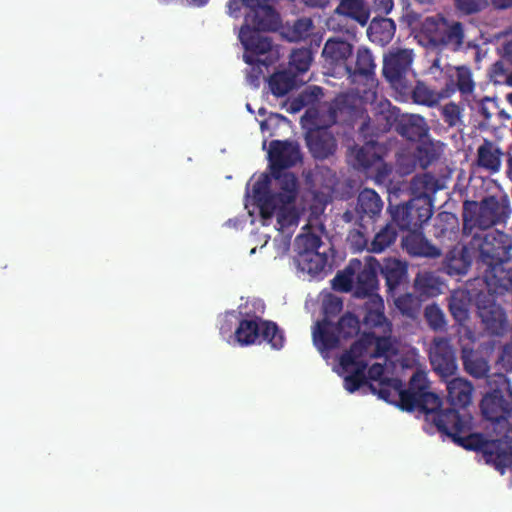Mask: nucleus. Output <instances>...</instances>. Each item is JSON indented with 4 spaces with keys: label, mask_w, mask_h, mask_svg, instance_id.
Returning <instances> with one entry per match:
<instances>
[{
    "label": "nucleus",
    "mask_w": 512,
    "mask_h": 512,
    "mask_svg": "<svg viewBox=\"0 0 512 512\" xmlns=\"http://www.w3.org/2000/svg\"><path fill=\"white\" fill-rule=\"evenodd\" d=\"M439 398L434 394L423 395L418 388V414H423V430L428 434L439 433L466 450L481 452L485 462L501 474L512 466V441L488 440L482 433H471L470 419L455 410H439Z\"/></svg>",
    "instance_id": "nucleus-1"
},
{
    "label": "nucleus",
    "mask_w": 512,
    "mask_h": 512,
    "mask_svg": "<svg viewBox=\"0 0 512 512\" xmlns=\"http://www.w3.org/2000/svg\"><path fill=\"white\" fill-rule=\"evenodd\" d=\"M279 24V14L269 4L245 13L244 24L239 31V39L245 49L243 58L247 64L266 65L258 56L271 50L272 41L262 32L275 31L279 28Z\"/></svg>",
    "instance_id": "nucleus-2"
},
{
    "label": "nucleus",
    "mask_w": 512,
    "mask_h": 512,
    "mask_svg": "<svg viewBox=\"0 0 512 512\" xmlns=\"http://www.w3.org/2000/svg\"><path fill=\"white\" fill-rule=\"evenodd\" d=\"M510 203L505 197L487 196L480 202L465 200L462 219L463 234L470 236L475 230H487L497 224L505 223L510 214Z\"/></svg>",
    "instance_id": "nucleus-3"
},
{
    "label": "nucleus",
    "mask_w": 512,
    "mask_h": 512,
    "mask_svg": "<svg viewBox=\"0 0 512 512\" xmlns=\"http://www.w3.org/2000/svg\"><path fill=\"white\" fill-rule=\"evenodd\" d=\"M274 180L278 188L277 192L270 190L271 178L268 174H262L252 188L260 215L265 220L273 217L277 204H294L299 192L298 178L294 173H288Z\"/></svg>",
    "instance_id": "nucleus-4"
},
{
    "label": "nucleus",
    "mask_w": 512,
    "mask_h": 512,
    "mask_svg": "<svg viewBox=\"0 0 512 512\" xmlns=\"http://www.w3.org/2000/svg\"><path fill=\"white\" fill-rule=\"evenodd\" d=\"M463 42V25L460 22L449 24L440 15L427 17L418 30V44L422 46L450 47L457 51Z\"/></svg>",
    "instance_id": "nucleus-5"
},
{
    "label": "nucleus",
    "mask_w": 512,
    "mask_h": 512,
    "mask_svg": "<svg viewBox=\"0 0 512 512\" xmlns=\"http://www.w3.org/2000/svg\"><path fill=\"white\" fill-rule=\"evenodd\" d=\"M413 59V50L399 49L391 52L384 58L383 75L402 96H409L416 103V86L407 79L409 74L414 75L411 69Z\"/></svg>",
    "instance_id": "nucleus-6"
},
{
    "label": "nucleus",
    "mask_w": 512,
    "mask_h": 512,
    "mask_svg": "<svg viewBox=\"0 0 512 512\" xmlns=\"http://www.w3.org/2000/svg\"><path fill=\"white\" fill-rule=\"evenodd\" d=\"M471 245L478 248L477 265L510 263V252L512 250V237L508 234L495 230L484 234H472Z\"/></svg>",
    "instance_id": "nucleus-7"
},
{
    "label": "nucleus",
    "mask_w": 512,
    "mask_h": 512,
    "mask_svg": "<svg viewBox=\"0 0 512 512\" xmlns=\"http://www.w3.org/2000/svg\"><path fill=\"white\" fill-rule=\"evenodd\" d=\"M426 379L425 371L421 369V365L418 363V388H420V392L423 395L434 394L439 398V410H455L461 416L468 417L471 420V416L468 414H461L458 408H465L472 402V395L474 391L473 384L462 377H456L451 379L450 381L446 380V388H447V400L449 402V406H443V399L436 393L427 391L426 387L423 385L424 380Z\"/></svg>",
    "instance_id": "nucleus-8"
},
{
    "label": "nucleus",
    "mask_w": 512,
    "mask_h": 512,
    "mask_svg": "<svg viewBox=\"0 0 512 512\" xmlns=\"http://www.w3.org/2000/svg\"><path fill=\"white\" fill-rule=\"evenodd\" d=\"M369 389L380 399L396 405L403 411L416 410V371L410 376L408 390L404 388L400 379L382 381L377 385L370 384Z\"/></svg>",
    "instance_id": "nucleus-9"
},
{
    "label": "nucleus",
    "mask_w": 512,
    "mask_h": 512,
    "mask_svg": "<svg viewBox=\"0 0 512 512\" xmlns=\"http://www.w3.org/2000/svg\"><path fill=\"white\" fill-rule=\"evenodd\" d=\"M383 209V201L375 190L364 188L357 197L354 211L347 210L342 215L346 223L354 226H366V223L374 226Z\"/></svg>",
    "instance_id": "nucleus-10"
},
{
    "label": "nucleus",
    "mask_w": 512,
    "mask_h": 512,
    "mask_svg": "<svg viewBox=\"0 0 512 512\" xmlns=\"http://www.w3.org/2000/svg\"><path fill=\"white\" fill-rule=\"evenodd\" d=\"M268 159L271 177L280 179L289 173L284 170L295 166L302 157L298 144L288 140H272L269 144Z\"/></svg>",
    "instance_id": "nucleus-11"
},
{
    "label": "nucleus",
    "mask_w": 512,
    "mask_h": 512,
    "mask_svg": "<svg viewBox=\"0 0 512 512\" xmlns=\"http://www.w3.org/2000/svg\"><path fill=\"white\" fill-rule=\"evenodd\" d=\"M353 45L338 37L329 38L323 47L324 66L333 77H342L350 71L349 59L353 55Z\"/></svg>",
    "instance_id": "nucleus-12"
},
{
    "label": "nucleus",
    "mask_w": 512,
    "mask_h": 512,
    "mask_svg": "<svg viewBox=\"0 0 512 512\" xmlns=\"http://www.w3.org/2000/svg\"><path fill=\"white\" fill-rule=\"evenodd\" d=\"M476 306L485 330L492 336H502L508 329L507 316L504 309L484 292L478 293Z\"/></svg>",
    "instance_id": "nucleus-13"
},
{
    "label": "nucleus",
    "mask_w": 512,
    "mask_h": 512,
    "mask_svg": "<svg viewBox=\"0 0 512 512\" xmlns=\"http://www.w3.org/2000/svg\"><path fill=\"white\" fill-rule=\"evenodd\" d=\"M482 278L491 298L512 294V266L510 263L481 264Z\"/></svg>",
    "instance_id": "nucleus-14"
},
{
    "label": "nucleus",
    "mask_w": 512,
    "mask_h": 512,
    "mask_svg": "<svg viewBox=\"0 0 512 512\" xmlns=\"http://www.w3.org/2000/svg\"><path fill=\"white\" fill-rule=\"evenodd\" d=\"M399 135L409 141L408 149H402L396 154V165L402 175L412 173L416 168V115L401 119L396 124Z\"/></svg>",
    "instance_id": "nucleus-15"
},
{
    "label": "nucleus",
    "mask_w": 512,
    "mask_h": 512,
    "mask_svg": "<svg viewBox=\"0 0 512 512\" xmlns=\"http://www.w3.org/2000/svg\"><path fill=\"white\" fill-rule=\"evenodd\" d=\"M410 190L412 197L409 201L397 205L391 213L395 228L401 231H408L409 234L404 240L407 251L411 256H416V223L412 217V202L416 198V175L410 180Z\"/></svg>",
    "instance_id": "nucleus-16"
},
{
    "label": "nucleus",
    "mask_w": 512,
    "mask_h": 512,
    "mask_svg": "<svg viewBox=\"0 0 512 512\" xmlns=\"http://www.w3.org/2000/svg\"><path fill=\"white\" fill-rule=\"evenodd\" d=\"M429 359L432 368L442 379L453 376L457 369V358L455 349L448 339H435L430 348Z\"/></svg>",
    "instance_id": "nucleus-17"
},
{
    "label": "nucleus",
    "mask_w": 512,
    "mask_h": 512,
    "mask_svg": "<svg viewBox=\"0 0 512 512\" xmlns=\"http://www.w3.org/2000/svg\"><path fill=\"white\" fill-rule=\"evenodd\" d=\"M378 268L385 279L387 294L396 296L408 290V265L405 261L396 258H386Z\"/></svg>",
    "instance_id": "nucleus-18"
},
{
    "label": "nucleus",
    "mask_w": 512,
    "mask_h": 512,
    "mask_svg": "<svg viewBox=\"0 0 512 512\" xmlns=\"http://www.w3.org/2000/svg\"><path fill=\"white\" fill-rule=\"evenodd\" d=\"M480 407L484 418L494 424L507 423L512 413V404L500 391L486 394Z\"/></svg>",
    "instance_id": "nucleus-19"
},
{
    "label": "nucleus",
    "mask_w": 512,
    "mask_h": 512,
    "mask_svg": "<svg viewBox=\"0 0 512 512\" xmlns=\"http://www.w3.org/2000/svg\"><path fill=\"white\" fill-rule=\"evenodd\" d=\"M305 139L309 152L316 160L328 159L337 150L338 145L334 135L325 128L308 132Z\"/></svg>",
    "instance_id": "nucleus-20"
},
{
    "label": "nucleus",
    "mask_w": 512,
    "mask_h": 512,
    "mask_svg": "<svg viewBox=\"0 0 512 512\" xmlns=\"http://www.w3.org/2000/svg\"><path fill=\"white\" fill-rule=\"evenodd\" d=\"M378 266L379 262L375 258H370L368 263L359 271L353 290L356 298L371 300L374 295H379Z\"/></svg>",
    "instance_id": "nucleus-21"
},
{
    "label": "nucleus",
    "mask_w": 512,
    "mask_h": 512,
    "mask_svg": "<svg viewBox=\"0 0 512 512\" xmlns=\"http://www.w3.org/2000/svg\"><path fill=\"white\" fill-rule=\"evenodd\" d=\"M355 98L347 95H338L329 107V118L333 124L351 125L358 116V107Z\"/></svg>",
    "instance_id": "nucleus-22"
},
{
    "label": "nucleus",
    "mask_w": 512,
    "mask_h": 512,
    "mask_svg": "<svg viewBox=\"0 0 512 512\" xmlns=\"http://www.w3.org/2000/svg\"><path fill=\"white\" fill-rule=\"evenodd\" d=\"M334 327L335 323L327 318L317 322L313 330V342L321 353L332 351L340 346L342 338Z\"/></svg>",
    "instance_id": "nucleus-23"
},
{
    "label": "nucleus",
    "mask_w": 512,
    "mask_h": 512,
    "mask_svg": "<svg viewBox=\"0 0 512 512\" xmlns=\"http://www.w3.org/2000/svg\"><path fill=\"white\" fill-rule=\"evenodd\" d=\"M461 360L464 370L476 379L487 377L490 371V365L481 353L473 348V344L464 345L461 348Z\"/></svg>",
    "instance_id": "nucleus-24"
},
{
    "label": "nucleus",
    "mask_w": 512,
    "mask_h": 512,
    "mask_svg": "<svg viewBox=\"0 0 512 512\" xmlns=\"http://www.w3.org/2000/svg\"><path fill=\"white\" fill-rule=\"evenodd\" d=\"M502 155L503 152L494 142L484 139L477 149L476 164L491 174H495L500 171Z\"/></svg>",
    "instance_id": "nucleus-25"
},
{
    "label": "nucleus",
    "mask_w": 512,
    "mask_h": 512,
    "mask_svg": "<svg viewBox=\"0 0 512 512\" xmlns=\"http://www.w3.org/2000/svg\"><path fill=\"white\" fill-rule=\"evenodd\" d=\"M472 263V257L469 248L463 246L462 248L454 247L446 254L443 262L445 272L450 276L465 275Z\"/></svg>",
    "instance_id": "nucleus-26"
},
{
    "label": "nucleus",
    "mask_w": 512,
    "mask_h": 512,
    "mask_svg": "<svg viewBox=\"0 0 512 512\" xmlns=\"http://www.w3.org/2000/svg\"><path fill=\"white\" fill-rule=\"evenodd\" d=\"M335 13L357 22L362 27L367 25L370 18V8L365 0H340Z\"/></svg>",
    "instance_id": "nucleus-27"
},
{
    "label": "nucleus",
    "mask_w": 512,
    "mask_h": 512,
    "mask_svg": "<svg viewBox=\"0 0 512 512\" xmlns=\"http://www.w3.org/2000/svg\"><path fill=\"white\" fill-rule=\"evenodd\" d=\"M365 315L363 324L366 328H389V322L384 314V302L380 295H374L371 300H367L364 304Z\"/></svg>",
    "instance_id": "nucleus-28"
},
{
    "label": "nucleus",
    "mask_w": 512,
    "mask_h": 512,
    "mask_svg": "<svg viewBox=\"0 0 512 512\" xmlns=\"http://www.w3.org/2000/svg\"><path fill=\"white\" fill-rule=\"evenodd\" d=\"M395 31L396 24L392 19L374 17L367 29V35L373 43L383 46L393 39Z\"/></svg>",
    "instance_id": "nucleus-29"
},
{
    "label": "nucleus",
    "mask_w": 512,
    "mask_h": 512,
    "mask_svg": "<svg viewBox=\"0 0 512 512\" xmlns=\"http://www.w3.org/2000/svg\"><path fill=\"white\" fill-rule=\"evenodd\" d=\"M264 319L254 316L250 319H241L235 330V339L241 346L257 343L260 338L262 321Z\"/></svg>",
    "instance_id": "nucleus-30"
},
{
    "label": "nucleus",
    "mask_w": 512,
    "mask_h": 512,
    "mask_svg": "<svg viewBox=\"0 0 512 512\" xmlns=\"http://www.w3.org/2000/svg\"><path fill=\"white\" fill-rule=\"evenodd\" d=\"M375 339L374 332H364L361 337L356 340L340 357L341 367L348 371L352 364L357 363V359L361 358L371 347L372 340Z\"/></svg>",
    "instance_id": "nucleus-31"
},
{
    "label": "nucleus",
    "mask_w": 512,
    "mask_h": 512,
    "mask_svg": "<svg viewBox=\"0 0 512 512\" xmlns=\"http://www.w3.org/2000/svg\"><path fill=\"white\" fill-rule=\"evenodd\" d=\"M313 29L314 23L312 19L309 17H301L296 19L292 24L287 22L282 25L281 34L290 42H298L308 38Z\"/></svg>",
    "instance_id": "nucleus-32"
},
{
    "label": "nucleus",
    "mask_w": 512,
    "mask_h": 512,
    "mask_svg": "<svg viewBox=\"0 0 512 512\" xmlns=\"http://www.w3.org/2000/svg\"><path fill=\"white\" fill-rule=\"evenodd\" d=\"M374 58L371 51L366 47L358 48L356 52V61L354 64L349 63L350 71L345 76L354 80L355 76L368 77L374 74L375 70Z\"/></svg>",
    "instance_id": "nucleus-33"
},
{
    "label": "nucleus",
    "mask_w": 512,
    "mask_h": 512,
    "mask_svg": "<svg viewBox=\"0 0 512 512\" xmlns=\"http://www.w3.org/2000/svg\"><path fill=\"white\" fill-rule=\"evenodd\" d=\"M295 262L302 272L310 275L320 274L327 265V256L319 251L296 254Z\"/></svg>",
    "instance_id": "nucleus-34"
},
{
    "label": "nucleus",
    "mask_w": 512,
    "mask_h": 512,
    "mask_svg": "<svg viewBox=\"0 0 512 512\" xmlns=\"http://www.w3.org/2000/svg\"><path fill=\"white\" fill-rule=\"evenodd\" d=\"M444 144L441 141L432 139L422 141L418 144V164L426 169L428 166L439 160L443 154Z\"/></svg>",
    "instance_id": "nucleus-35"
},
{
    "label": "nucleus",
    "mask_w": 512,
    "mask_h": 512,
    "mask_svg": "<svg viewBox=\"0 0 512 512\" xmlns=\"http://www.w3.org/2000/svg\"><path fill=\"white\" fill-rule=\"evenodd\" d=\"M259 339V342H266L274 350H281L284 347L286 340L284 331L277 325V323L270 320L262 321Z\"/></svg>",
    "instance_id": "nucleus-36"
},
{
    "label": "nucleus",
    "mask_w": 512,
    "mask_h": 512,
    "mask_svg": "<svg viewBox=\"0 0 512 512\" xmlns=\"http://www.w3.org/2000/svg\"><path fill=\"white\" fill-rule=\"evenodd\" d=\"M295 74L289 71H279L272 74L269 78V87L272 94L276 97H283L288 94L295 86Z\"/></svg>",
    "instance_id": "nucleus-37"
},
{
    "label": "nucleus",
    "mask_w": 512,
    "mask_h": 512,
    "mask_svg": "<svg viewBox=\"0 0 512 512\" xmlns=\"http://www.w3.org/2000/svg\"><path fill=\"white\" fill-rule=\"evenodd\" d=\"M397 239V230L393 223H387L382 227L370 242L368 251L381 253L390 247Z\"/></svg>",
    "instance_id": "nucleus-38"
},
{
    "label": "nucleus",
    "mask_w": 512,
    "mask_h": 512,
    "mask_svg": "<svg viewBox=\"0 0 512 512\" xmlns=\"http://www.w3.org/2000/svg\"><path fill=\"white\" fill-rule=\"evenodd\" d=\"M361 261L352 259L348 266L343 270L339 271L332 280V287L336 291L350 292L354 290L353 276L356 269H360Z\"/></svg>",
    "instance_id": "nucleus-39"
},
{
    "label": "nucleus",
    "mask_w": 512,
    "mask_h": 512,
    "mask_svg": "<svg viewBox=\"0 0 512 512\" xmlns=\"http://www.w3.org/2000/svg\"><path fill=\"white\" fill-rule=\"evenodd\" d=\"M342 340H349L360 332V320L353 313L347 312L340 317L334 327Z\"/></svg>",
    "instance_id": "nucleus-40"
},
{
    "label": "nucleus",
    "mask_w": 512,
    "mask_h": 512,
    "mask_svg": "<svg viewBox=\"0 0 512 512\" xmlns=\"http://www.w3.org/2000/svg\"><path fill=\"white\" fill-rule=\"evenodd\" d=\"M312 61L313 53L310 48L294 49L289 57L290 68L294 70L296 76L307 72Z\"/></svg>",
    "instance_id": "nucleus-41"
},
{
    "label": "nucleus",
    "mask_w": 512,
    "mask_h": 512,
    "mask_svg": "<svg viewBox=\"0 0 512 512\" xmlns=\"http://www.w3.org/2000/svg\"><path fill=\"white\" fill-rule=\"evenodd\" d=\"M457 218L450 212H440L434 219L433 236L436 238H445L455 232Z\"/></svg>",
    "instance_id": "nucleus-42"
},
{
    "label": "nucleus",
    "mask_w": 512,
    "mask_h": 512,
    "mask_svg": "<svg viewBox=\"0 0 512 512\" xmlns=\"http://www.w3.org/2000/svg\"><path fill=\"white\" fill-rule=\"evenodd\" d=\"M450 314L458 323H463L469 318L468 301L463 293H453L448 299Z\"/></svg>",
    "instance_id": "nucleus-43"
},
{
    "label": "nucleus",
    "mask_w": 512,
    "mask_h": 512,
    "mask_svg": "<svg viewBox=\"0 0 512 512\" xmlns=\"http://www.w3.org/2000/svg\"><path fill=\"white\" fill-rule=\"evenodd\" d=\"M373 227L366 223V226H355L349 231L347 241L355 252H361L364 249L368 250L370 245L368 235Z\"/></svg>",
    "instance_id": "nucleus-44"
},
{
    "label": "nucleus",
    "mask_w": 512,
    "mask_h": 512,
    "mask_svg": "<svg viewBox=\"0 0 512 512\" xmlns=\"http://www.w3.org/2000/svg\"><path fill=\"white\" fill-rule=\"evenodd\" d=\"M314 181L322 189L328 191H334L339 184L336 172L324 165H317L315 167Z\"/></svg>",
    "instance_id": "nucleus-45"
},
{
    "label": "nucleus",
    "mask_w": 512,
    "mask_h": 512,
    "mask_svg": "<svg viewBox=\"0 0 512 512\" xmlns=\"http://www.w3.org/2000/svg\"><path fill=\"white\" fill-rule=\"evenodd\" d=\"M321 245V237L314 233L300 234L294 242L296 254L319 251Z\"/></svg>",
    "instance_id": "nucleus-46"
},
{
    "label": "nucleus",
    "mask_w": 512,
    "mask_h": 512,
    "mask_svg": "<svg viewBox=\"0 0 512 512\" xmlns=\"http://www.w3.org/2000/svg\"><path fill=\"white\" fill-rule=\"evenodd\" d=\"M448 96L449 93L437 92L429 89L422 81L418 80V105L435 107L438 106L441 99Z\"/></svg>",
    "instance_id": "nucleus-47"
},
{
    "label": "nucleus",
    "mask_w": 512,
    "mask_h": 512,
    "mask_svg": "<svg viewBox=\"0 0 512 512\" xmlns=\"http://www.w3.org/2000/svg\"><path fill=\"white\" fill-rule=\"evenodd\" d=\"M441 116L449 127L463 125V108L455 102H449L440 107Z\"/></svg>",
    "instance_id": "nucleus-48"
},
{
    "label": "nucleus",
    "mask_w": 512,
    "mask_h": 512,
    "mask_svg": "<svg viewBox=\"0 0 512 512\" xmlns=\"http://www.w3.org/2000/svg\"><path fill=\"white\" fill-rule=\"evenodd\" d=\"M292 204H277L275 213L277 212V223L280 229L289 228L298 223V216L295 208L291 207Z\"/></svg>",
    "instance_id": "nucleus-49"
},
{
    "label": "nucleus",
    "mask_w": 512,
    "mask_h": 512,
    "mask_svg": "<svg viewBox=\"0 0 512 512\" xmlns=\"http://www.w3.org/2000/svg\"><path fill=\"white\" fill-rule=\"evenodd\" d=\"M456 87L464 95L471 94L475 89L471 69L467 66L456 68Z\"/></svg>",
    "instance_id": "nucleus-50"
},
{
    "label": "nucleus",
    "mask_w": 512,
    "mask_h": 512,
    "mask_svg": "<svg viewBox=\"0 0 512 512\" xmlns=\"http://www.w3.org/2000/svg\"><path fill=\"white\" fill-rule=\"evenodd\" d=\"M418 184H420L424 190L423 193L418 192V202L420 200L426 202L429 198V194H434L442 188L440 180L428 172L424 173L422 176H418Z\"/></svg>",
    "instance_id": "nucleus-51"
},
{
    "label": "nucleus",
    "mask_w": 512,
    "mask_h": 512,
    "mask_svg": "<svg viewBox=\"0 0 512 512\" xmlns=\"http://www.w3.org/2000/svg\"><path fill=\"white\" fill-rule=\"evenodd\" d=\"M442 251L439 247L433 245L424 234L418 230V257L430 259L439 258Z\"/></svg>",
    "instance_id": "nucleus-52"
},
{
    "label": "nucleus",
    "mask_w": 512,
    "mask_h": 512,
    "mask_svg": "<svg viewBox=\"0 0 512 512\" xmlns=\"http://www.w3.org/2000/svg\"><path fill=\"white\" fill-rule=\"evenodd\" d=\"M425 318L429 326L434 329H442L445 326V317L442 310L436 305H428L425 308Z\"/></svg>",
    "instance_id": "nucleus-53"
},
{
    "label": "nucleus",
    "mask_w": 512,
    "mask_h": 512,
    "mask_svg": "<svg viewBox=\"0 0 512 512\" xmlns=\"http://www.w3.org/2000/svg\"><path fill=\"white\" fill-rule=\"evenodd\" d=\"M370 384L374 383L368 382L367 377H362L361 370L352 371L344 378V388L350 393H354L363 385H367L369 387Z\"/></svg>",
    "instance_id": "nucleus-54"
},
{
    "label": "nucleus",
    "mask_w": 512,
    "mask_h": 512,
    "mask_svg": "<svg viewBox=\"0 0 512 512\" xmlns=\"http://www.w3.org/2000/svg\"><path fill=\"white\" fill-rule=\"evenodd\" d=\"M394 299L396 307L403 313L409 316L413 315V295L408 293L407 290L398 293L396 296H391Z\"/></svg>",
    "instance_id": "nucleus-55"
},
{
    "label": "nucleus",
    "mask_w": 512,
    "mask_h": 512,
    "mask_svg": "<svg viewBox=\"0 0 512 512\" xmlns=\"http://www.w3.org/2000/svg\"><path fill=\"white\" fill-rule=\"evenodd\" d=\"M487 4V0H455L457 9L467 15L481 11Z\"/></svg>",
    "instance_id": "nucleus-56"
},
{
    "label": "nucleus",
    "mask_w": 512,
    "mask_h": 512,
    "mask_svg": "<svg viewBox=\"0 0 512 512\" xmlns=\"http://www.w3.org/2000/svg\"><path fill=\"white\" fill-rule=\"evenodd\" d=\"M496 366L505 373L512 372V342L503 346L496 361Z\"/></svg>",
    "instance_id": "nucleus-57"
},
{
    "label": "nucleus",
    "mask_w": 512,
    "mask_h": 512,
    "mask_svg": "<svg viewBox=\"0 0 512 512\" xmlns=\"http://www.w3.org/2000/svg\"><path fill=\"white\" fill-rule=\"evenodd\" d=\"M322 94L323 93L321 87L312 86L300 93L298 98L295 100V103H299L300 106H305L312 102L314 99H318V97Z\"/></svg>",
    "instance_id": "nucleus-58"
},
{
    "label": "nucleus",
    "mask_w": 512,
    "mask_h": 512,
    "mask_svg": "<svg viewBox=\"0 0 512 512\" xmlns=\"http://www.w3.org/2000/svg\"><path fill=\"white\" fill-rule=\"evenodd\" d=\"M371 346H375V348L370 356L373 358H380L389 351L390 342L387 338L379 337L375 334V339L372 340Z\"/></svg>",
    "instance_id": "nucleus-59"
},
{
    "label": "nucleus",
    "mask_w": 512,
    "mask_h": 512,
    "mask_svg": "<svg viewBox=\"0 0 512 512\" xmlns=\"http://www.w3.org/2000/svg\"><path fill=\"white\" fill-rule=\"evenodd\" d=\"M385 372V364L381 363H374L370 366L368 369V379L371 381H374V385H377L378 383L382 381L392 380L393 378H385L383 377Z\"/></svg>",
    "instance_id": "nucleus-60"
},
{
    "label": "nucleus",
    "mask_w": 512,
    "mask_h": 512,
    "mask_svg": "<svg viewBox=\"0 0 512 512\" xmlns=\"http://www.w3.org/2000/svg\"><path fill=\"white\" fill-rule=\"evenodd\" d=\"M497 108V104L488 97H485L479 103V113L487 123L490 121L493 115L492 110H496Z\"/></svg>",
    "instance_id": "nucleus-61"
},
{
    "label": "nucleus",
    "mask_w": 512,
    "mask_h": 512,
    "mask_svg": "<svg viewBox=\"0 0 512 512\" xmlns=\"http://www.w3.org/2000/svg\"><path fill=\"white\" fill-rule=\"evenodd\" d=\"M430 127L428 126L425 118L418 114V144L422 141L430 140L429 136Z\"/></svg>",
    "instance_id": "nucleus-62"
},
{
    "label": "nucleus",
    "mask_w": 512,
    "mask_h": 512,
    "mask_svg": "<svg viewBox=\"0 0 512 512\" xmlns=\"http://www.w3.org/2000/svg\"><path fill=\"white\" fill-rule=\"evenodd\" d=\"M433 214L432 205L429 203L427 207H419L418 206V229L420 230V226L427 222Z\"/></svg>",
    "instance_id": "nucleus-63"
},
{
    "label": "nucleus",
    "mask_w": 512,
    "mask_h": 512,
    "mask_svg": "<svg viewBox=\"0 0 512 512\" xmlns=\"http://www.w3.org/2000/svg\"><path fill=\"white\" fill-rule=\"evenodd\" d=\"M439 62V58H435L432 61V64L430 65L428 70L426 71V74L430 75L431 78L434 80H438L443 75V69L440 67Z\"/></svg>",
    "instance_id": "nucleus-64"
}]
</instances>
